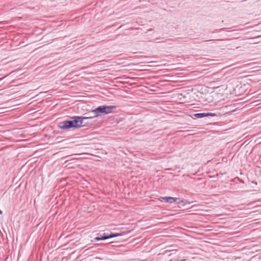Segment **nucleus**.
Segmentation results:
<instances>
[{
	"mask_svg": "<svg viewBox=\"0 0 261 261\" xmlns=\"http://www.w3.org/2000/svg\"><path fill=\"white\" fill-rule=\"evenodd\" d=\"M212 40H210L209 41H212ZM208 41V40H205L204 41H205V42H206V41Z\"/></svg>",
	"mask_w": 261,
	"mask_h": 261,
	"instance_id": "nucleus-9",
	"label": "nucleus"
},
{
	"mask_svg": "<svg viewBox=\"0 0 261 261\" xmlns=\"http://www.w3.org/2000/svg\"><path fill=\"white\" fill-rule=\"evenodd\" d=\"M121 236V234L119 233H113L111 232L110 234L103 233L102 234H99L98 237L95 238L94 240L95 241L105 240L106 239L112 238L114 237H117Z\"/></svg>",
	"mask_w": 261,
	"mask_h": 261,
	"instance_id": "nucleus-2",
	"label": "nucleus"
},
{
	"mask_svg": "<svg viewBox=\"0 0 261 261\" xmlns=\"http://www.w3.org/2000/svg\"><path fill=\"white\" fill-rule=\"evenodd\" d=\"M2 214V211L0 210V214Z\"/></svg>",
	"mask_w": 261,
	"mask_h": 261,
	"instance_id": "nucleus-8",
	"label": "nucleus"
},
{
	"mask_svg": "<svg viewBox=\"0 0 261 261\" xmlns=\"http://www.w3.org/2000/svg\"><path fill=\"white\" fill-rule=\"evenodd\" d=\"M178 200H179V198H178L170 197L168 203H172L176 202L177 203H179V202L177 201Z\"/></svg>",
	"mask_w": 261,
	"mask_h": 261,
	"instance_id": "nucleus-5",
	"label": "nucleus"
},
{
	"mask_svg": "<svg viewBox=\"0 0 261 261\" xmlns=\"http://www.w3.org/2000/svg\"><path fill=\"white\" fill-rule=\"evenodd\" d=\"M194 116L197 118H201L204 117H208V116H211V117H215L217 116V114L214 113H196L194 114Z\"/></svg>",
	"mask_w": 261,
	"mask_h": 261,
	"instance_id": "nucleus-3",
	"label": "nucleus"
},
{
	"mask_svg": "<svg viewBox=\"0 0 261 261\" xmlns=\"http://www.w3.org/2000/svg\"><path fill=\"white\" fill-rule=\"evenodd\" d=\"M102 107L105 115L112 113V111L116 108V106H102Z\"/></svg>",
	"mask_w": 261,
	"mask_h": 261,
	"instance_id": "nucleus-4",
	"label": "nucleus"
},
{
	"mask_svg": "<svg viewBox=\"0 0 261 261\" xmlns=\"http://www.w3.org/2000/svg\"><path fill=\"white\" fill-rule=\"evenodd\" d=\"M89 115H90L89 116H92L93 115V114L91 113V111L90 112Z\"/></svg>",
	"mask_w": 261,
	"mask_h": 261,
	"instance_id": "nucleus-7",
	"label": "nucleus"
},
{
	"mask_svg": "<svg viewBox=\"0 0 261 261\" xmlns=\"http://www.w3.org/2000/svg\"><path fill=\"white\" fill-rule=\"evenodd\" d=\"M91 113L93 114L92 116H73L71 118V119H73L72 120H65L60 122L58 124V127L62 129L81 127L83 126L82 124L83 120L92 119L105 115L102 106H100L92 110Z\"/></svg>",
	"mask_w": 261,
	"mask_h": 261,
	"instance_id": "nucleus-1",
	"label": "nucleus"
},
{
	"mask_svg": "<svg viewBox=\"0 0 261 261\" xmlns=\"http://www.w3.org/2000/svg\"><path fill=\"white\" fill-rule=\"evenodd\" d=\"M169 198H170V197H166H166H160L159 198V200L160 201H164L166 202H168L169 200Z\"/></svg>",
	"mask_w": 261,
	"mask_h": 261,
	"instance_id": "nucleus-6",
	"label": "nucleus"
}]
</instances>
